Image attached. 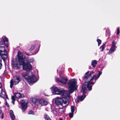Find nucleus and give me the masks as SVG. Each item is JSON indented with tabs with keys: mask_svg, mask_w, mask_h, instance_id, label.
Returning a JSON list of instances; mask_svg holds the SVG:
<instances>
[{
	"mask_svg": "<svg viewBox=\"0 0 120 120\" xmlns=\"http://www.w3.org/2000/svg\"><path fill=\"white\" fill-rule=\"evenodd\" d=\"M2 87V86L1 83L0 82V88Z\"/></svg>",
	"mask_w": 120,
	"mask_h": 120,
	"instance_id": "e433bc0d",
	"label": "nucleus"
},
{
	"mask_svg": "<svg viewBox=\"0 0 120 120\" xmlns=\"http://www.w3.org/2000/svg\"><path fill=\"white\" fill-rule=\"evenodd\" d=\"M4 118L3 115V114H2L1 115V118L2 119H3Z\"/></svg>",
	"mask_w": 120,
	"mask_h": 120,
	"instance_id": "f704fd0d",
	"label": "nucleus"
},
{
	"mask_svg": "<svg viewBox=\"0 0 120 120\" xmlns=\"http://www.w3.org/2000/svg\"><path fill=\"white\" fill-rule=\"evenodd\" d=\"M55 79L57 82L61 83L63 84H66L68 81L67 78L65 77H60V79L56 77Z\"/></svg>",
	"mask_w": 120,
	"mask_h": 120,
	"instance_id": "1a4fd4ad",
	"label": "nucleus"
},
{
	"mask_svg": "<svg viewBox=\"0 0 120 120\" xmlns=\"http://www.w3.org/2000/svg\"><path fill=\"white\" fill-rule=\"evenodd\" d=\"M5 105L8 107H9V105L7 102H6Z\"/></svg>",
	"mask_w": 120,
	"mask_h": 120,
	"instance_id": "473e14b6",
	"label": "nucleus"
},
{
	"mask_svg": "<svg viewBox=\"0 0 120 120\" xmlns=\"http://www.w3.org/2000/svg\"><path fill=\"white\" fill-rule=\"evenodd\" d=\"M116 42L114 41H112L111 47L108 53L109 54H111L115 51L116 48Z\"/></svg>",
	"mask_w": 120,
	"mask_h": 120,
	"instance_id": "9d476101",
	"label": "nucleus"
},
{
	"mask_svg": "<svg viewBox=\"0 0 120 120\" xmlns=\"http://www.w3.org/2000/svg\"><path fill=\"white\" fill-rule=\"evenodd\" d=\"M22 111L24 112L26 109L27 106V103L25 102L24 100H21L20 101Z\"/></svg>",
	"mask_w": 120,
	"mask_h": 120,
	"instance_id": "ddd939ff",
	"label": "nucleus"
},
{
	"mask_svg": "<svg viewBox=\"0 0 120 120\" xmlns=\"http://www.w3.org/2000/svg\"><path fill=\"white\" fill-rule=\"evenodd\" d=\"M38 101V100H37L35 98H34L32 100V102L34 103L35 104L38 106V105L36 104L37 102Z\"/></svg>",
	"mask_w": 120,
	"mask_h": 120,
	"instance_id": "aec40b11",
	"label": "nucleus"
},
{
	"mask_svg": "<svg viewBox=\"0 0 120 120\" xmlns=\"http://www.w3.org/2000/svg\"><path fill=\"white\" fill-rule=\"evenodd\" d=\"M77 82L74 79H72L69 81L68 83V92L63 89L56 87L53 88L54 87H52L51 89L54 94L64 96L66 98H69L70 97V94L77 90L78 86Z\"/></svg>",
	"mask_w": 120,
	"mask_h": 120,
	"instance_id": "f257e3e1",
	"label": "nucleus"
},
{
	"mask_svg": "<svg viewBox=\"0 0 120 120\" xmlns=\"http://www.w3.org/2000/svg\"><path fill=\"white\" fill-rule=\"evenodd\" d=\"M0 90L1 92L0 93V97L3 98L4 99H8V95H7L6 92L2 89L1 87L0 88Z\"/></svg>",
	"mask_w": 120,
	"mask_h": 120,
	"instance_id": "f8f14e48",
	"label": "nucleus"
},
{
	"mask_svg": "<svg viewBox=\"0 0 120 120\" xmlns=\"http://www.w3.org/2000/svg\"><path fill=\"white\" fill-rule=\"evenodd\" d=\"M8 45L7 44L6 45V46L8 47Z\"/></svg>",
	"mask_w": 120,
	"mask_h": 120,
	"instance_id": "58836bf2",
	"label": "nucleus"
},
{
	"mask_svg": "<svg viewBox=\"0 0 120 120\" xmlns=\"http://www.w3.org/2000/svg\"><path fill=\"white\" fill-rule=\"evenodd\" d=\"M1 103V102L0 101V104Z\"/></svg>",
	"mask_w": 120,
	"mask_h": 120,
	"instance_id": "a19ab883",
	"label": "nucleus"
},
{
	"mask_svg": "<svg viewBox=\"0 0 120 120\" xmlns=\"http://www.w3.org/2000/svg\"><path fill=\"white\" fill-rule=\"evenodd\" d=\"M21 80V77L20 76L18 75L15 76L14 77V83L12 80L10 81V87L12 88L13 84L16 85Z\"/></svg>",
	"mask_w": 120,
	"mask_h": 120,
	"instance_id": "0eeeda50",
	"label": "nucleus"
},
{
	"mask_svg": "<svg viewBox=\"0 0 120 120\" xmlns=\"http://www.w3.org/2000/svg\"><path fill=\"white\" fill-rule=\"evenodd\" d=\"M10 115L12 120H14L15 119V116L14 115L13 112L12 110L9 111Z\"/></svg>",
	"mask_w": 120,
	"mask_h": 120,
	"instance_id": "dca6fc26",
	"label": "nucleus"
},
{
	"mask_svg": "<svg viewBox=\"0 0 120 120\" xmlns=\"http://www.w3.org/2000/svg\"><path fill=\"white\" fill-rule=\"evenodd\" d=\"M65 100H66V98H65L62 97L60 98L59 97H57L56 99L55 103L56 105H60Z\"/></svg>",
	"mask_w": 120,
	"mask_h": 120,
	"instance_id": "9b49d317",
	"label": "nucleus"
},
{
	"mask_svg": "<svg viewBox=\"0 0 120 120\" xmlns=\"http://www.w3.org/2000/svg\"><path fill=\"white\" fill-rule=\"evenodd\" d=\"M1 112H2V111H1V110L0 109V114H1Z\"/></svg>",
	"mask_w": 120,
	"mask_h": 120,
	"instance_id": "4c0bfd02",
	"label": "nucleus"
},
{
	"mask_svg": "<svg viewBox=\"0 0 120 120\" xmlns=\"http://www.w3.org/2000/svg\"><path fill=\"white\" fill-rule=\"evenodd\" d=\"M59 120H62L61 119H60Z\"/></svg>",
	"mask_w": 120,
	"mask_h": 120,
	"instance_id": "ea45409f",
	"label": "nucleus"
},
{
	"mask_svg": "<svg viewBox=\"0 0 120 120\" xmlns=\"http://www.w3.org/2000/svg\"><path fill=\"white\" fill-rule=\"evenodd\" d=\"M4 44V42L2 41H0V55L3 59L5 60L7 57V52L5 48L1 45Z\"/></svg>",
	"mask_w": 120,
	"mask_h": 120,
	"instance_id": "423d86ee",
	"label": "nucleus"
},
{
	"mask_svg": "<svg viewBox=\"0 0 120 120\" xmlns=\"http://www.w3.org/2000/svg\"><path fill=\"white\" fill-rule=\"evenodd\" d=\"M14 101H12V102L13 105H14L15 104Z\"/></svg>",
	"mask_w": 120,
	"mask_h": 120,
	"instance_id": "c9c22d12",
	"label": "nucleus"
},
{
	"mask_svg": "<svg viewBox=\"0 0 120 120\" xmlns=\"http://www.w3.org/2000/svg\"><path fill=\"white\" fill-rule=\"evenodd\" d=\"M35 47V46L34 45L32 46L30 49L31 50L33 49Z\"/></svg>",
	"mask_w": 120,
	"mask_h": 120,
	"instance_id": "c756f323",
	"label": "nucleus"
},
{
	"mask_svg": "<svg viewBox=\"0 0 120 120\" xmlns=\"http://www.w3.org/2000/svg\"><path fill=\"white\" fill-rule=\"evenodd\" d=\"M47 101L44 98H41L38 100V101L37 102L36 104L38 105V106L44 105L48 103Z\"/></svg>",
	"mask_w": 120,
	"mask_h": 120,
	"instance_id": "6e6552de",
	"label": "nucleus"
},
{
	"mask_svg": "<svg viewBox=\"0 0 120 120\" xmlns=\"http://www.w3.org/2000/svg\"><path fill=\"white\" fill-rule=\"evenodd\" d=\"M68 100L67 98H66V100H64L62 103L60 104L63 107H65L68 104Z\"/></svg>",
	"mask_w": 120,
	"mask_h": 120,
	"instance_id": "2eb2a0df",
	"label": "nucleus"
},
{
	"mask_svg": "<svg viewBox=\"0 0 120 120\" xmlns=\"http://www.w3.org/2000/svg\"><path fill=\"white\" fill-rule=\"evenodd\" d=\"M45 120H51V119L47 114L45 115Z\"/></svg>",
	"mask_w": 120,
	"mask_h": 120,
	"instance_id": "412c9836",
	"label": "nucleus"
},
{
	"mask_svg": "<svg viewBox=\"0 0 120 120\" xmlns=\"http://www.w3.org/2000/svg\"><path fill=\"white\" fill-rule=\"evenodd\" d=\"M1 57L0 56V69H1V67L2 66L1 63Z\"/></svg>",
	"mask_w": 120,
	"mask_h": 120,
	"instance_id": "cd10ccee",
	"label": "nucleus"
},
{
	"mask_svg": "<svg viewBox=\"0 0 120 120\" xmlns=\"http://www.w3.org/2000/svg\"><path fill=\"white\" fill-rule=\"evenodd\" d=\"M75 108L73 106H71V112H73L75 111Z\"/></svg>",
	"mask_w": 120,
	"mask_h": 120,
	"instance_id": "b1692460",
	"label": "nucleus"
},
{
	"mask_svg": "<svg viewBox=\"0 0 120 120\" xmlns=\"http://www.w3.org/2000/svg\"><path fill=\"white\" fill-rule=\"evenodd\" d=\"M120 33V31L119 30V28H118L117 29V35H118Z\"/></svg>",
	"mask_w": 120,
	"mask_h": 120,
	"instance_id": "c85d7f7f",
	"label": "nucleus"
},
{
	"mask_svg": "<svg viewBox=\"0 0 120 120\" xmlns=\"http://www.w3.org/2000/svg\"><path fill=\"white\" fill-rule=\"evenodd\" d=\"M22 74L25 79L30 84H34L36 82L38 79L34 75L29 76L28 74L26 72H23Z\"/></svg>",
	"mask_w": 120,
	"mask_h": 120,
	"instance_id": "20e7f679",
	"label": "nucleus"
},
{
	"mask_svg": "<svg viewBox=\"0 0 120 120\" xmlns=\"http://www.w3.org/2000/svg\"><path fill=\"white\" fill-rule=\"evenodd\" d=\"M73 115V112H71L69 114V116L70 118H72Z\"/></svg>",
	"mask_w": 120,
	"mask_h": 120,
	"instance_id": "a878e982",
	"label": "nucleus"
},
{
	"mask_svg": "<svg viewBox=\"0 0 120 120\" xmlns=\"http://www.w3.org/2000/svg\"><path fill=\"white\" fill-rule=\"evenodd\" d=\"M11 98H12V101H15V98L14 96H12L11 97Z\"/></svg>",
	"mask_w": 120,
	"mask_h": 120,
	"instance_id": "7c9ffc66",
	"label": "nucleus"
},
{
	"mask_svg": "<svg viewBox=\"0 0 120 120\" xmlns=\"http://www.w3.org/2000/svg\"><path fill=\"white\" fill-rule=\"evenodd\" d=\"M21 55H22V53L18 51L17 57H16L14 60H12V66L15 69H19L20 68V65H21L20 64V61H21V59L19 58Z\"/></svg>",
	"mask_w": 120,
	"mask_h": 120,
	"instance_id": "7ed1b4c3",
	"label": "nucleus"
},
{
	"mask_svg": "<svg viewBox=\"0 0 120 120\" xmlns=\"http://www.w3.org/2000/svg\"><path fill=\"white\" fill-rule=\"evenodd\" d=\"M105 47V44H104L102 46L100 47V48H102L101 51H103L104 50Z\"/></svg>",
	"mask_w": 120,
	"mask_h": 120,
	"instance_id": "5701e85b",
	"label": "nucleus"
},
{
	"mask_svg": "<svg viewBox=\"0 0 120 120\" xmlns=\"http://www.w3.org/2000/svg\"><path fill=\"white\" fill-rule=\"evenodd\" d=\"M86 96L84 95L83 96H79L78 97V99L79 101H83L85 97Z\"/></svg>",
	"mask_w": 120,
	"mask_h": 120,
	"instance_id": "f3484780",
	"label": "nucleus"
},
{
	"mask_svg": "<svg viewBox=\"0 0 120 120\" xmlns=\"http://www.w3.org/2000/svg\"><path fill=\"white\" fill-rule=\"evenodd\" d=\"M97 64V62L95 60H92L91 62V65L92 67L94 68Z\"/></svg>",
	"mask_w": 120,
	"mask_h": 120,
	"instance_id": "a211bd4d",
	"label": "nucleus"
},
{
	"mask_svg": "<svg viewBox=\"0 0 120 120\" xmlns=\"http://www.w3.org/2000/svg\"><path fill=\"white\" fill-rule=\"evenodd\" d=\"M97 41L98 43V46H99L101 43V41L100 39H97Z\"/></svg>",
	"mask_w": 120,
	"mask_h": 120,
	"instance_id": "393cba45",
	"label": "nucleus"
},
{
	"mask_svg": "<svg viewBox=\"0 0 120 120\" xmlns=\"http://www.w3.org/2000/svg\"><path fill=\"white\" fill-rule=\"evenodd\" d=\"M28 114H32L34 115V112L31 110L30 111H29Z\"/></svg>",
	"mask_w": 120,
	"mask_h": 120,
	"instance_id": "bb28decb",
	"label": "nucleus"
},
{
	"mask_svg": "<svg viewBox=\"0 0 120 120\" xmlns=\"http://www.w3.org/2000/svg\"><path fill=\"white\" fill-rule=\"evenodd\" d=\"M94 73V71H91L88 75L86 76H85L83 78V80L85 82V84H83L82 85L81 92H83V94L87 92V88H88L89 91H90L92 90V86L90 85L92 84H94L95 83L97 79L99 77L102 73L101 72L99 71L98 74L97 76L94 75L90 79V78L91 77V75Z\"/></svg>",
	"mask_w": 120,
	"mask_h": 120,
	"instance_id": "f03ea898",
	"label": "nucleus"
},
{
	"mask_svg": "<svg viewBox=\"0 0 120 120\" xmlns=\"http://www.w3.org/2000/svg\"><path fill=\"white\" fill-rule=\"evenodd\" d=\"M3 40L4 41V42H7L8 41V39L7 38L5 37H3L2 38Z\"/></svg>",
	"mask_w": 120,
	"mask_h": 120,
	"instance_id": "4be33fe9",
	"label": "nucleus"
},
{
	"mask_svg": "<svg viewBox=\"0 0 120 120\" xmlns=\"http://www.w3.org/2000/svg\"><path fill=\"white\" fill-rule=\"evenodd\" d=\"M25 60L27 62L26 63H33L34 61V59L32 58H30L29 59H27L26 60Z\"/></svg>",
	"mask_w": 120,
	"mask_h": 120,
	"instance_id": "6ab92c4d",
	"label": "nucleus"
},
{
	"mask_svg": "<svg viewBox=\"0 0 120 120\" xmlns=\"http://www.w3.org/2000/svg\"><path fill=\"white\" fill-rule=\"evenodd\" d=\"M89 71H88L87 72H86L85 74L86 75L88 74L89 73Z\"/></svg>",
	"mask_w": 120,
	"mask_h": 120,
	"instance_id": "72a5a7b5",
	"label": "nucleus"
},
{
	"mask_svg": "<svg viewBox=\"0 0 120 120\" xmlns=\"http://www.w3.org/2000/svg\"><path fill=\"white\" fill-rule=\"evenodd\" d=\"M20 55L21 56H20L19 58L21 59L20 64L22 65L23 69L28 71H30L33 68L32 65L30 63H25L24 61L22 55Z\"/></svg>",
	"mask_w": 120,
	"mask_h": 120,
	"instance_id": "39448f33",
	"label": "nucleus"
},
{
	"mask_svg": "<svg viewBox=\"0 0 120 120\" xmlns=\"http://www.w3.org/2000/svg\"><path fill=\"white\" fill-rule=\"evenodd\" d=\"M15 95L17 98H23L24 97V95L20 93H15Z\"/></svg>",
	"mask_w": 120,
	"mask_h": 120,
	"instance_id": "4468645a",
	"label": "nucleus"
},
{
	"mask_svg": "<svg viewBox=\"0 0 120 120\" xmlns=\"http://www.w3.org/2000/svg\"><path fill=\"white\" fill-rule=\"evenodd\" d=\"M59 112L61 113H62L64 112V111L63 110L61 109H60V110Z\"/></svg>",
	"mask_w": 120,
	"mask_h": 120,
	"instance_id": "2f4dec72",
	"label": "nucleus"
}]
</instances>
